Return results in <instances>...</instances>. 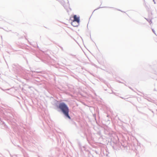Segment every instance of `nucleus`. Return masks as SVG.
Here are the masks:
<instances>
[{
    "label": "nucleus",
    "mask_w": 157,
    "mask_h": 157,
    "mask_svg": "<svg viewBox=\"0 0 157 157\" xmlns=\"http://www.w3.org/2000/svg\"><path fill=\"white\" fill-rule=\"evenodd\" d=\"M54 101V105L59 109L58 111L61 112L65 119L71 120V118L69 114V109L67 105L64 102L59 103L58 101L56 100Z\"/></svg>",
    "instance_id": "obj_1"
},
{
    "label": "nucleus",
    "mask_w": 157,
    "mask_h": 157,
    "mask_svg": "<svg viewBox=\"0 0 157 157\" xmlns=\"http://www.w3.org/2000/svg\"><path fill=\"white\" fill-rule=\"evenodd\" d=\"M74 20L73 21H75L78 23V24H79L80 21L79 16H77L76 15H74L73 16Z\"/></svg>",
    "instance_id": "obj_2"
},
{
    "label": "nucleus",
    "mask_w": 157,
    "mask_h": 157,
    "mask_svg": "<svg viewBox=\"0 0 157 157\" xmlns=\"http://www.w3.org/2000/svg\"><path fill=\"white\" fill-rule=\"evenodd\" d=\"M58 1L65 8L66 7L65 5V3L63 0H56Z\"/></svg>",
    "instance_id": "obj_3"
},
{
    "label": "nucleus",
    "mask_w": 157,
    "mask_h": 157,
    "mask_svg": "<svg viewBox=\"0 0 157 157\" xmlns=\"http://www.w3.org/2000/svg\"><path fill=\"white\" fill-rule=\"evenodd\" d=\"M71 25L74 27H76L78 26L79 24H78V23L75 21H73L71 23Z\"/></svg>",
    "instance_id": "obj_4"
},
{
    "label": "nucleus",
    "mask_w": 157,
    "mask_h": 157,
    "mask_svg": "<svg viewBox=\"0 0 157 157\" xmlns=\"http://www.w3.org/2000/svg\"><path fill=\"white\" fill-rule=\"evenodd\" d=\"M145 19L147 20V21L149 22V23L151 24V23H152V22L151 21V20L150 19H146L145 18Z\"/></svg>",
    "instance_id": "obj_5"
},
{
    "label": "nucleus",
    "mask_w": 157,
    "mask_h": 157,
    "mask_svg": "<svg viewBox=\"0 0 157 157\" xmlns=\"http://www.w3.org/2000/svg\"><path fill=\"white\" fill-rule=\"evenodd\" d=\"M98 59L100 61H102L103 59V58L102 56H101V55H100V57H98Z\"/></svg>",
    "instance_id": "obj_6"
},
{
    "label": "nucleus",
    "mask_w": 157,
    "mask_h": 157,
    "mask_svg": "<svg viewBox=\"0 0 157 157\" xmlns=\"http://www.w3.org/2000/svg\"><path fill=\"white\" fill-rule=\"evenodd\" d=\"M155 74L157 75V77H154L153 78V79L156 80H157V73H155Z\"/></svg>",
    "instance_id": "obj_7"
},
{
    "label": "nucleus",
    "mask_w": 157,
    "mask_h": 157,
    "mask_svg": "<svg viewBox=\"0 0 157 157\" xmlns=\"http://www.w3.org/2000/svg\"><path fill=\"white\" fill-rule=\"evenodd\" d=\"M152 30L153 31V33L155 35H156V34L155 33V31L154 30V29H152Z\"/></svg>",
    "instance_id": "obj_8"
},
{
    "label": "nucleus",
    "mask_w": 157,
    "mask_h": 157,
    "mask_svg": "<svg viewBox=\"0 0 157 157\" xmlns=\"http://www.w3.org/2000/svg\"><path fill=\"white\" fill-rule=\"evenodd\" d=\"M60 48L62 50V51H63V48L62 47H61V46H59Z\"/></svg>",
    "instance_id": "obj_9"
},
{
    "label": "nucleus",
    "mask_w": 157,
    "mask_h": 157,
    "mask_svg": "<svg viewBox=\"0 0 157 157\" xmlns=\"http://www.w3.org/2000/svg\"><path fill=\"white\" fill-rule=\"evenodd\" d=\"M67 4L68 5V6H69V1L68 0H67Z\"/></svg>",
    "instance_id": "obj_10"
},
{
    "label": "nucleus",
    "mask_w": 157,
    "mask_h": 157,
    "mask_svg": "<svg viewBox=\"0 0 157 157\" xmlns=\"http://www.w3.org/2000/svg\"><path fill=\"white\" fill-rule=\"evenodd\" d=\"M153 1L154 2V3L155 4V0H153Z\"/></svg>",
    "instance_id": "obj_11"
},
{
    "label": "nucleus",
    "mask_w": 157,
    "mask_h": 157,
    "mask_svg": "<svg viewBox=\"0 0 157 157\" xmlns=\"http://www.w3.org/2000/svg\"><path fill=\"white\" fill-rule=\"evenodd\" d=\"M117 10H119V11H121V12H123V11H122L121 10H118V9H117Z\"/></svg>",
    "instance_id": "obj_12"
},
{
    "label": "nucleus",
    "mask_w": 157,
    "mask_h": 157,
    "mask_svg": "<svg viewBox=\"0 0 157 157\" xmlns=\"http://www.w3.org/2000/svg\"><path fill=\"white\" fill-rule=\"evenodd\" d=\"M87 27H88V26H89V25H88V24H87Z\"/></svg>",
    "instance_id": "obj_13"
},
{
    "label": "nucleus",
    "mask_w": 157,
    "mask_h": 157,
    "mask_svg": "<svg viewBox=\"0 0 157 157\" xmlns=\"http://www.w3.org/2000/svg\"><path fill=\"white\" fill-rule=\"evenodd\" d=\"M87 141H88V139L87 137Z\"/></svg>",
    "instance_id": "obj_14"
},
{
    "label": "nucleus",
    "mask_w": 157,
    "mask_h": 157,
    "mask_svg": "<svg viewBox=\"0 0 157 157\" xmlns=\"http://www.w3.org/2000/svg\"><path fill=\"white\" fill-rule=\"evenodd\" d=\"M37 48H39V47H38V46H37Z\"/></svg>",
    "instance_id": "obj_15"
},
{
    "label": "nucleus",
    "mask_w": 157,
    "mask_h": 157,
    "mask_svg": "<svg viewBox=\"0 0 157 157\" xmlns=\"http://www.w3.org/2000/svg\"><path fill=\"white\" fill-rule=\"evenodd\" d=\"M102 7H100L99 8H102Z\"/></svg>",
    "instance_id": "obj_16"
},
{
    "label": "nucleus",
    "mask_w": 157,
    "mask_h": 157,
    "mask_svg": "<svg viewBox=\"0 0 157 157\" xmlns=\"http://www.w3.org/2000/svg\"><path fill=\"white\" fill-rule=\"evenodd\" d=\"M154 90H155V89H154Z\"/></svg>",
    "instance_id": "obj_17"
}]
</instances>
